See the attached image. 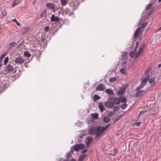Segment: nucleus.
Wrapping results in <instances>:
<instances>
[{"label": "nucleus", "instance_id": "f257e3e1", "mask_svg": "<svg viewBox=\"0 0 161 161\" xmlns=\"http://www.w3.org/2000/svg\"><path fill=\"white\" fill-rule=\"evenodd\" d=\"M61 11L63 14H64L65 15H68L69 16H71L74 14L73 11H71L70 9L68 8H66L65 9L63 8L61 9Z\"/></svg>", "mask_w": 161, "mask_h": 161}, {"label": "nucleus", "instance_id": "f03ea898", "mask_svg": "<svg viewBox=\"0 0 161 161\" xmlns=\"http://www.w3.org/2000/svg\"><path fill=\"white\" fill-rule=\"evenodd\" d=\"M104 130L102 128V126H100L96 127V137H98L102 134Z\"/></svg>", "mask_w": 161, "mask_h": 161}, {"label": "nucleus", "instance_id": "7ed1b4c3", "mask_svg": "<svg viewBox=\"0 0 161 161\" xmlns=\"http://www.w3.org/2000/svg\"><path fill=\"white\" fill-rule=\"evenodd\" d=\"M25 60L20 56L16 58L15 60V63L18 64H20L24 62Z\"/></svg>", "mask_w": 161, "mask_h": 161}, {"label": "nucleus", "instance_id": "20e7f679", "mask_svg": "<svg viewBox=\"0 0 161 161\" xmlns=\"http://www.w3.org/2000/svg\"><path fill=\"white\" fill-rule=\"evenodd\" d=\"M88 132L90 135H95L96 136V127H92L90 128Z\"/></svg>", "mask_w": 161, "mask_h": 161}, {"label": "nucleus", "instance_id": "39448f33", "mask_svg": "<svg viewBox=\"0 0 161 161\" xmlns=\"http://www.w3.org/2000/svg\"><path fill=\"white\" fill-rule=\"evenodd\" d=\"M106 88L105 86L102 84H100L97 87L96 90L97 91H104Z\"/></svg>", "mask_w": 161, "mask_h": 161}, {"label": "nucleus", "instance_id": "423d86ee", "mask_svg": "<svg viewBox=\"0 0 161 161\" xmlns=\"http://www.w3.org/2000/svg\"><path fill=\"white\" fill-rule=\"evenodd\" d=\"M5 71L7 72H10L13 70V68L12 66L8 64L6 67Z\"/></svg>", "mask_w": 161, "mask_h": 161}, {"label": "nucleus", "instance_id": "0eeeda50", "mask_svg": "<svg viewBox=\"0 0 161 161\" xmlns=\"http://www.w3.org/2000/svg\"><path fill=\"white\" fill-rule=\"evenodd\" d=\"M50 19L52 22H58L60 19L58 16H55L54 14L52 15Z\"/></svg>", "mask_w": 161, "mask_h": 161}, {"label": "nucleus", "instance_id": "6e6552de", "mask_svg": "<svg viewBox=\"0 0 161 161\" xmlns=\"http://www.w3.org/2000/svg\"><path fill=\"white\" fill-rule=\"evenodd\" d=\"M106 107L108 108H112L114 106V103L111 101H108L105 103Z\"/></svg>", "mask_w": 161, "mask_h": 161}, {"label": "nucleus", "instance_id": "1a4fd4ad", "mask_svg": "<svg viewBox=\"0 0 161 161\" xmlns=\"http://www.w3.org/2000/svg\"><path fill=\"white\" fill-rule=\"evenodd\" d=\"M141 30V27H139L136 30L134 34V37L136 39L137 37L140 33V31Z\"/></svg>", "mask_w": 161, "mask_h": 161}, {"label": "nucleus", "instance_id": "9d476101", "mask_svg": "<svg viewBox=\"0 0 161 161\" xmlns=\"http://www.w3.org/2000/svg\"><path fill=\"white\" fill-rule=\"evenodd\" d=\"M109 99L110 100H113L114 101V104H118L120 102V100H119V98L117 97H110L109 98Z\"/></svg>", "mask_w": 161, "mask_h": 161}, {"label": "nucleus", "instance_id": "9b49d317", "mask_svg": "<svg viewBox=\"0 0 161 161\" xmlns=\"http://www.w3.org/2000/svg\"><path fill=\"white\" fill-rule=\"evenodd\" d=\"M145 92H146L145 90L138 91L136 93V97H139L140 96L144 94Z\"/></svg>", "mask_w": 161, "mask_h": 161}, {"label": "nucleus", "instance_id": "f8f14e48", "mask_svg": "<svg viewBox=\"0 0 161 161\" xmlns=\"http://www.w3.org/2000/svg\"><path fill=\"white\" fill-rule=\"evenodd\" d=\"M85 139L86 146H88L92 141V137H87Z\"/></svg>", "mask_w": 161, "mask_h": 161}, {"label": "nucleus", "instance_id": "ddd939ff", "mask_svg": "<svg viewBox=\"0 0 161 161\" xmlns=\"http://www.w3.org/2000/svg\"><path fill=\"white\" fill-rule=\"evenodd\" d=\"M144 47H145V45H142V46H141L140 47V48H139V50L136 56V58H137L138 57V56L140 55V53H142V52L144 48Z\"/></svg>", "mask_w": 161, "mask_h": 161}, {"label": "nucleus", "instance_id": "4468645a", "mask_svg": "<svg viewBox=\"0 0 161 161\" xmlns=\"http://www.w3.org/2000/svg\"><path fill=\"white\" fill-rule=\"evenodd\" d=\"M46 6L49 8L51 9H54L55 7V5L54 4L51 3L46 4Z\"/></svg>", "mask_w": 161, "mask_h": 161}, {"label": "nucleus", "instance_id": "2eb2a0df", "mask_svg": "<svg viewBox=\"0 0 161 161\" xmlns=\"http://www.w3.org/2000/svg\"><path fill=\"white\" fill-rule=\"evenodd\" d=\"M149 82L151 83V85L152 86H155L156 85V82L154 78L150 79Z\"/></svg>", "mask_w": 161, "mask_h": 161}, {"label": "nucleus", "instance_id": "dca6fc26", "mask_svg": "<svg viewBox=\"0 0 161 161\" xmlns=\"http://www.w3.org/2000/svg\"><path fill=\"white\" fill-rule=\"evenodd\" d=\"M16 44V43L15 42H13L8 45L7 46V47L8 50H9L12 49Z\"/></svg>", "mask_w": 161, "mask_h": 161}, {"label": "nucleus", "instance_id": "f3484780", "mask_svg": "<svg viewBox=\"0 0 161 161\" xmlns=\"http://www.w3.org/2000/svg\"><path fill=\"white\" fill-rule=\"evenodd\" d=\"M41 18L42 19L44 17L45 19H46V10H44L42 11L40 14Z\"/></svg>", "mask_w": 161, "mask_h": 161}, {"label": "nucleus", "instance_id": "a211bd4d", "mask_svg": "<svg viewBox=\"0 0 161 161\" xmlns=\"http://www.w3.org/2000/svg\"><path fill=\"white\" fill-rule=\"evenodd\" d=\"M58 30V28H57V27L55 26H53L51 27L50 32H52L53 34H55L57 32Z\"/></svg>", "mask_w": 161, "mask_h": 161}, {"label": "nucleus", "instance_id": "6ab92c4d", "mask_svg": "<svg viewBox=\"0 0 161 161\" xmlns=\"http://www.w3.org/2000/svg\"><path fill=\"white\" fill-rule=\"evenodd\" d=\"M30 30V28L28 27H25L21 30L22 33L24 34Z\"/></svg>", "mask_w": 161, "mask_h": 161}, {"label": "nucleus", "instance_id": "aec40b11", "mask_svg": "<svg viewBox=\"0 0 161 161\" xmlns=\"http://www.w3.org/2000/svg\"><path fill=\"white\" fill-rule=\"evenodd\" d=\"M125 87H121L119 88L118 92H117V94H122L125 92Z\"/></svg>", "mask_w": 161, "mask_h": 161}, {"label": "nucleus", "instance_id": "412c9836", "mask_svg": "<svg viewBox=\"0 0 161 161\" xmlns=\"http://www.w3.org/2000/svg\"><path fill=\"white\" fill-rule=\"evenodd\" d=\"M105 92L109 95H112L114 94L113 91L109 89H107L105 91Z\"/></svg>", "mask_w": 161, "mask_h": 161}, {"label": "nucleus", "instance_id": "4be33fe9", "mask_svg": "<svg viewBox=\"0 0 161 161\" xmlns=\"http://www.w3.org/2000/svg\"><path fill=\"white\" fill-rule=\"evenodd\" d=\"M98 107L100 109L101 111L102 112L104 111L105 109V108H104L103 104L100 103H99Z\"/></svg>", "mask_w": 161, "mask_h": 161}, {"label": "nucleus", "instance_id": "5701e85b", "mask_svg": "<svg viewBox=\"0 0 161 161\" xmlns=\"http://www.w3.org/2000/svg\"><path fill=\"white\" fill-rule=\"evenodd\" d=\"M120 102L121 103H126L127 102V99L125 97H123L119 98Z\"/></svg>", "mask_w": 161, "mask_h": 161}, {"label": "nucleus", "instance_id": "b1692460", "mask_svg": "<svg viewBox=\"0 0 161 161\" xmlns=\"http://www.w3.org/2000/svg\"><path fill=\"white\" fill-rule=\"evenodd\" d=\"M147 22H145L143 23L142 22V24L141 26L140 27H141V30L142 31H143L144 30L145 27H146L147 25Z\"/></svg>", "mask_w": 161, "mask_h": 161}, {"label": "nucleus", "instance_id": "393cba45", "mask_svg": "<svg viewBox=\"0 0 161 161\" xmlns=\"http://www.w3.org/2000/svg\"><path fill=\"white\" fill-rule=\"evenodd\" d=\"M86 155V154H84L80 155L79 157L78 161H82L85 159Z\"/></svg>", "mask_w": 161, "mask_h": 161}, {"label": "nucleus", "instance_id": "a878e982", "mask_svg": "<svg viewBox=\"0 0 161 161\" xmlns=\"http://www.w3.org/2000/svg\"><path fill=\"white\" fill-rule=\"evenodd\" d=\"M147 78H144L141 82V85H142L143 86H144L147 83Z\"/></svg>", "mask_w": 161, "mask_h": 161}, {"label": "nucleus", "instance_id": "bb28decb", "mask_svg": "<svg viewBox=\"0 0 161 161\" xmlns=\"http://www.w3.org/2000/svg\"><path fill=\"white\" fill-rule=\"evenodd\" d=\"M91 115L92 117L95 119H97L98 118V114L97 113L91 114Z\"/></svg>", "mask_w": 161, "mask_h": 161}, {"label": "nucleus", "instance_id": "cd10ccee", "mask_svg": "<svg viewBox=\"0 0 161 161\" xmlns=\"http://www.w3.org/2000/svg\"><path fill=\"white\" fill-rule=\"evenodd\" d=\"M119 106L122 109H125L127 107V105L126 103H124L122 105H119Z\"/></svg>", "mask_w": 161, "mask_h": 161}, {"label": "nucleus", "instance_id": "c85d7f7f", "mask_svg": "<svg viewBox=\"0 0 161 161\" xmlns=\"http://www.w3.org/2000/svg\"><path fill=\"white\" fill-rule=\"evenodd\" d=\"M20 3V2L17 1L16 0H15L13 2V3L12 4V7H14L15 6L19 4Z\"/></svg>", "mask_w": 161, "mask_h": 161}, {"label": "nucleus", "instance_id": "c756f323", "mask_svg": "<svg viewBox=\"0 0 161 161\" xmlns=\"http://www.w3.org/2000/svg\"><path fill=\"white\" fill-rule=\"evenodd\" d=\"M136 52L134 51H130V56L132 58L134 57Z\"/></svg>", "mask_w": 161, "mask_h": 161}, {"label": "nucleus", "instance_id": "7c9ffc66", "mask_svg": "<svg viewBox=\"0 0 161 161\" xmlns=\"http://www.w3.org/2000/svg\"><path fill=\"white\" fill-rule=\"evenodd\" d=\"M103 120L105 123H108L110 119L107 116H105L103 118Z\"/></svg>", "mask_w": 161, "mask_h": 161}, {"label": "nucleus", "instance_id": "2f4dec72", "mask_svg": "<svg viewBox=\"0 0 161 161\" xmlns=\"http://www.w3.org/2000/svg\"><path fill=\"white\" fill-rule=\"evenodd\" d=\"M24 55L26 57L28 58L30 57L31 55V54L27 51H25L24 53Z\"/></svg>", "mask_w": 161, "mask_h": 161}, {"label": "nucleus", "instance_id": "473e14b6", "mask_svg": "<svg viewBox=\"0 0 161 161\" xmlns=\"http://www.w3.org/2000/svg\"><path fill=\"white\" fill-rule=\"evenodd\" d=\"M100 98V97L97 95H95L93 96V99L94 101H96L97 100H99Z\"/></svg>", "mask_w": 161, "mask_h": 161}, {"label": "nucleus", "instance_id": "72a5a7b5", "mask_svg": "<svg viewBox=\"0 0 161 161\" xmlns=\"http://www.w3.org/2000/svg\"><path fill=\"white\" fill-rule=\"evenodd\" d=\"M60 2L62 4V6H65L67 3L66 0H60Z\"/></svg>", "mask_w": 161, "mask_h": 161}, {"label": "nucleus", "instance_id": "f704fd0d", "mask_svg": "<svg viewBox=\"0 0 161 161\" xmlns=\"http://www.w3.org/2000/svg\"><path fill=\"white\" fill-rule=\"evenodd\" d=\"M110 126V124H108L106 126H102V128L103 129L104 131L105 130L107 129L109 126Z\"/></svg>", "mask_w": 161, "mask_h": 161}, {"label": "nucleus", "instance_id": "c9c22d12", "mask_svg": "<svg viewBox=\"0 0 161 161\" xmlns=\"http://www.w3.org/2000/svg\"><path fill=\"white\" fill-rule=\"evenodd\" d=\"M44 29L45 32L46 33H47L50 30V27L49 26H47L44 27Z\"/></svg>", "mask_w": 161, "mask_h": 161}, {"label": "nucleus", "instance_id": "e433bc0d", "mask_svg": "<svg viewBox=\"0 0 161 161\" xmlns=\"http://www.w3.org/2000/svg\"><path fill=\"white\" fill-rule=\"evenodd\" d=\"M147 111V110H142V111H141L140 112L139 114L138 115V117H139L140 116V115H142V114H144V113H146Z\"/></svg>", "mask_w": 161, "mask_h": 161}, {"label": "nucleus", "instance_id": "4c0bfd02", "mask_svg": "<svg viewBox=\"0 0 161 161\" xmlns=\"http://www.w3.org/2000/svg\"><path fill=\"white\" fill-rule=\"evenodd\" d=\"M74 149L75 151L78 152L80 149L78 144H76L74 146Z\"/></svg>", "mask_w": 161, "mask_h": 161}, {"label": "nucleus", "instance_id": "58836bf2", "mask_svg": "<svg viewBox=\"0 0 161 161\" xmlns=\"http://www.w3.org/2000/svg\"><path fill=\"white\" fill-rule=\"evenodd\" d=\"M8 57H6L3 61L4 64V65H5L7 64L8 62Z\"/></svg>", "mask_w": 161, "mask_h": 161}, {"label": "nucleus", "instance_id": "ea45409f", "mask_svg": "<svg viewBox=\"0 0 161 161\" xmlns=\"http://www.w3.org/2000/svg\"><path fill=\"white\" fill-rule=\"evenodd\" d=\"M127 52L125 51L123 52H122L121 53V56L122 58H124L125 57L126 55L127 54Z\"/></svg>", "mask_w": 161, "mask_h": 161}, {"label": "nucleus", "instance_id": "a19ab883", "mask_svg": "<svg viewBox=\"0 0 161 161\" xmlns=\"http://www.w3.org/2000/svg\"><path fill=\"white\" fill-rule=\"evenodd\" d=\"M73 153V151L71 150L70 152L67 154L66 157L67 158H69L72 155L71 153Z\"/></svg>", "mask_w": 161, "mask_h": 161}, {"label": "nucleus", "instance_id": "79ce46f5", "mask_svg": "<svg viewBox=\"0 0 161 161\" xmlns=\"http://www.w3.org/2000/svg\"><path fill=\"white\" fill-rule=\"evenodd\" d=\"M12 21L16 23V24H17V25H18V26H20V23L19 22H18L17 20H16V19H12Z\"/></svg>", "mask_w": 161, "mask_h": 161}, {"label": "nucleus", "instance_id": "37998d69", "mask_svg": "<svg viewBox=\"0 0 161 161\" xmlns=\"http://www.w3.org/2000/svg\"><path fill=\"white\" fill-rule=\"evenodd\" d=\"M80 149H81L85 148V146L83 144H78Z\"/></svg>", "mask_w": 161, "mask_h": 161}, {"label": "nucleus", "instance_id": "c03bdc74", "mask_svg": "<svg viewBox=\"0 0 161 161\" xmlns=\"http://www.w3.org/2000/svg\"><path fill=\"white\" fill-rule=\"evenodd\" d=\"M152 4L150 3L147 5L146 9L147 10H148V9H150L152 7Z\"/></svg>", "mask_w": 161, "mask_h": 161}, {"label": "nucleus", "instance_id": "a18cd8bd", "mask_svg": "<svg viewBox=\"0 0 161 161\" xmlns=\"http://www.w3.org/2000/svg\"><path fill=\"white\" fill-rule=\"evenodd\" d=\"M2 86V89H0V91L1 92H3L6 88V86L4 85L0 86V87H1Z\"/></svg>", "mask_w": 161, "mask_h": 161}, {"label": "nucleus", "instance_id": "49530a36", "mask_svg": "<svg viewBox=\"0 0 161 161\" xmlns=\"http://www.w3.org/2000/svg\"><path fill=\"white\" fill-rule=\"evenodd\" d=\"M120 72L123 74H125V69L124 68H122L120 69Z\"/></svg>", "mask_w": 161, "mask_h": 161}, {"label": "nucleus", "instance_id": "de8ad7c7", "mask_svg": "<svg viewBox=\"0 0 161 161\" xmlns=\"http://www.w3.org/2000/svg\"><path fill=\"white\" fill-rule=\"evenodd\" d=\"M119 109V107L118 106H115L113 108V111L114 113L115 112L117 111Z\"/></svg>", "mask_w": 161, "mask_h": 161}, {"label": "nucleus", "instance_id": "09e8293b", "mask_svg": "<svg viewBox=\"0 0 161 161\" xmlns=\"http://www.w3.org/2000/svg\"><path fill=\"white\" fill-rule=\"evenodd\" d=\"M116 80V78L115 77L111 78L109 79V81L111 82H114Z\"/></svg>", "mask_w": 161, "mask_h": 161}, {"label": "nucleus", "instance_id": "8fccbe9b", "mask_svg": "<svg viewBox=\"0 0 161 161\" xmlns=\"http://www.w3.org/2000/svg\"><path fill=\"white\" fill-rule=\"evenodd\" d=\"M143 87H144V86H143L142 85H141L140 86L138 87H137L136 88V91H139V90H140V89H141V88H143Z\"/></svg>", "mask_w": 161, "mask_h": 161}, {"label": "nucleus", "instance_id": "3c124183", "mask_svg": "<svg viewBox=\"0 0 161 161\" xmlns=\"http://www.w3.org/2000/svg\"><path fill=\"white\" fill-rule=\"evenodd\" d=\"M122 117V115H120L119 116L116 118L115 119V122L117 121L118 120H119L120 119H121Z\"/></svg>", "mask_w": 161, "mask_h": 161}, {"label": "nucleus", "instance_id": "603ef678", "mask_svg": "<svg viewBox=\"0 0 161 161\" xmlns=\"http://www.w3.org/2000/svg\"><path fill=\"white\" fill-rule=\"evenodd\" d=\"M141 124V122H136L135 123H134L133 124V126H134L135 125H136L137 126H138L140 125V124Z\"/></svg>", "mask_w": 161, "mask_h": 161}, {"label": "nucleus", "instance_id": "864d4df0", "mask_svg": "<svg viewBox=\"0 0 161 161\" xmlns=\"http://www.w3.org/2000/svg\"><path fill=\"white\" fill-rule=\"evenodd\" d=\"M2 14L3 16H5L7 15V12L5 11L3 12L2 11Z\"/></svg>", "mask_w": 161, "mask_h": 161}, {"label": "nucleus", "instance_id": "5fc2aeb1", "mask_svg": "<svg viewBox=\"0 0 161 161\" xmlns=\"http://www.w3.org/2000/svg\"><path fill=\"white\" fill-rule=\"evenodd\" d=\"M114 112L113 111H110L109 113V115L110 116H112L114 114Z\"/></svg>", "mask_w": 161, "mask_h": 161}, {"label": "nucleus", "instance_id": "6e6d98bb", "mask_svg": "<svg viewBox=\"0 0 161 161\" xmlns=\"http://www.w3.org/2000/svg\"><path fill=\"white\" fill-rule=\"evenodd\" d=\"M87 151V149H85L82 151L81 153H86Z\"/></svg>", "mask_w": 161, "mask_h": 161}, {"label": "nucleus", "instance_id": "4d7b16f0", "mask_svg": "<svg viewBox=\"0 0 161 161\" xmlns=\"http://www.w3.org/2000/svg\"><path fill=\"white\" fill-rule=\"evenodd\" d=\"M139 44V42H136V47H135V49H136V48L137 47L138 45Z\"/></svg>", "mask_w": 161, "mask_h": 161}, {"label": "nucleus", "instance_id": "13d9d810", "mask_svg": "<svg viewBox=\"0 0 161 161\" xmlns=\"http://www.w3.org/2000/svg\"><path fill=\"white\" fill-rule=\"evenodd\" d=\"M5 55H6L5 53H4V54H3V55H2L1 56V57H2L3 58L5 57Z\"/></svg>", "mask_w": 161, "mask_h": 161}, {"label": "nucleus", "instance_id": "bf43d9fd", "mask_svg": "<svg viewBox=\"0 0 161 161\" xmlns=\"http://www.w3.org/2000/svg\"><path fill=\"white\" fill-rule=\"evenodd\" d=\"M45 41H46L45 39L43 38L42 39V42H44Z\"/></svg>", "mask_w": 161, "mask_h": 161}, {"label": "nucleus", "instance_id": "052dcab7", "mask_svg": "<svg viewBox=\"0 0 161 161\" xmlns=\"http://www.w3.org/2000/svg\"><path fill=\"white\" fill-rule=\"evenodd\" d=\"M3 58L2 57H1V56L0 57V61L2 62L3 59Z\"/></svg>", "mask_w": 161, "mask_h": 161}, {"label": "nucleus", "instance_id": "680f3d73", "mask_svg": "<svg viewBox=\"0 0 161 161\" xmlns=\"http://www.w3.org/2000/svg\"><path fill=\"white\" fill-rule=\"evenodd\" d=\"M156 1V0H152V2H153V3H154Z\"/></svg>", "mask_w": 161, "mask_h": 161}, {"label": "nucleus", "instance_id": "e2e57ef3", "mask_svg": "<svg viewBox=\"0 0 161 161\" xmlns=\"http://www.w3.org/2000/svg\"><path fill=\"white\" fill-rule=\"evenodd\" d=\"M2 62L0 61V67H1L2 66Z\"/></svg>", "mask_w": 161, "mask_h": 161}, {"label": "nucleus", "instance_id": "0e129e2a", "mask_svg": "<svg viewBox=\"0 0 161 161\" xmlns=\"http://www.w3.org/2000/svg\"><path fill=\"white\" fill-rule=\"evenodd\" d=\"M161 67V64H159L158 66V68H160Z\"/></svg>", "mask_w": 161, "mask_h": 161}, {"label": "nucleus", "instance_id": "69168bd1", "mask_svg": "<svg viewBox=\"0 0 161 161\" xmlns=\"http://www.w3.org/2000/svg\"><path fill=\"white\" fill-rule=\"evenodd\" d=\"M149 75H148L147 76V78H147V79H148V78H149Z\"/></svg>", "mask_w": 161, "mask_h": 161}, {"label": "nucleus", "instance_id": "338daca9", "mask_svg": "<svg viewBox=\"0 0 161 161\" xmlns=\"http://www.w3.org/2000/svg\"><path fill=\"white\" fill-rule=\"evenodd\" d=\"M72 161H76L74 159H72Z\"/></svg>", "mask_w": 161, "mask_h": 161}, {"label": "nucleus", "instance_id": "774afa93", "mask_svg": "<svg viewBox=\"0 0 161 161\" xmlns=\"http://www.w3.org/2000/svg\"><path fill=\"white\" fill-rule=\"evenodd\" d=\"M159 30H161V26L159 28Z\"/></svg>", "mask_w": 161, "mask_h": 161}]
</instances>
